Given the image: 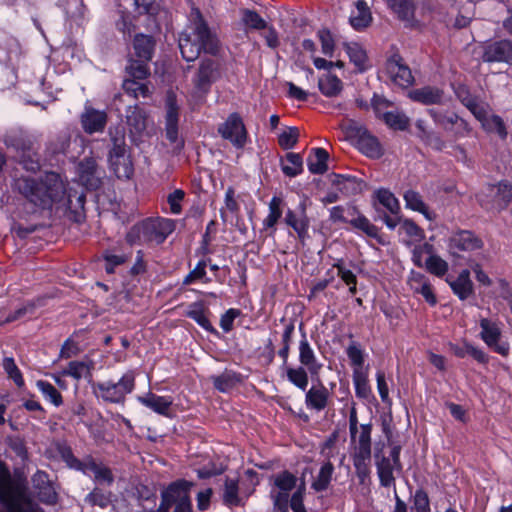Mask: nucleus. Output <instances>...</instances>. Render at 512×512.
I'll use <instances>...</instances> for the list:
<instances>
[{"label":"nucleus","mask_w":512,"mask_h":512,"mask_svg":"<svg viewBox=\"0 0 512 512\" xmlns=\"http://www.w3.org/2000/svg\"><path fill=\"white\" fill-rule=\"evenodd\" d=\"M122 87L127 94L135 98H137L139 95L142 97H147L150 94V90L147 84L139 83L134 79L124 80Z\"/></svg>","instance_id":"nucleus-54"},{"label":"nucleus","mask_w":512,"mask_h":512,"mask_svg":"<svg viewBox=\"0 0 512 512\" xmlns=\"http://www.w3.org/2000/svg\"><path fill=\"white\" fill-rule=\"evenodd\" d=\"M94 368L93 361H71L69 362L66 369H64L61 374L63 376H70L75 380H80L82 378H91L92 370Z\"/></svg>","instance_id":"nucleus-30"},{"label":"nucleus","mask_w":512,"mask_h":512,"mask_svg":"<svg viewBox=\"0 0 512 512\" xmlns=\"http://www.w3.org/2000/svg\"><path fill=\"white\" fill-rule=\"evenodd\" d=\"M85 501L92 506L106 508L111 503L110 493L95 488L85 497Z\"/></svg>","instance_id":"nucleus-56"},{"label":"nucleus","mask_w":512,"mask_h":512,"mask_svg":"<svg viewBox=\"0 0 512 512\" xmlns=\"http://www.w3.org/2000/svg\"><path fill=\"white\" fill-rule=\"evenodd\" d=\"M446 281L453 293L461 300H466L473 293V283L470 279V272L467 269L462 270L456 279L448 277Z\"/></svg>","instance_id":"nucleus-24"},{"label":"nucleus","mask_w":512,"mask_h":512,"mask_svg":"<svg viewBox=\"0 0 512 512\" xmlns=\"http://www.w3.org/2000/svg\"><path fill=\"white\" fill-rule=\"evenodd\" d=\"M387 5L398 16V18L409 26H416L418 21L415 18V3L413 0H388Z\"/></svg>","instance_id":"nucleus-21"},{"label":"nucleus","mask_w":512,"mask_h":512,"mask_svg":"<svg viewBox=\"0 0 512 512\" xmlns=\"http://www.w3.org/2000/svg\"><path fill=\"white\" fill-rule=\"evenodd\" d=\"M187 317L193 319L198 325L208 332L216 333L217 331L212 326L211 322L205 315L202 304L194 303L186 312Z\"/></svg>","instance_id":"nucleus-44"},{"label":"nucleus","mask_w":512,"mask_h":512,"mask_svg":"<svg viewBox=\"0 0 512 512\" xmlns=\"http://www.w3.org/2000/svg\"><path fill=\"white\" fill-rule=\"evenodd\" d=\"M403 197L406 208L421 213L428 220L434 219V213L428 209L427 205L422 199V196L418 192L414 190H408L404 193Z\"/></svg>","instance_id":"nucleus-31"},{"label":"nucleus","mask_w":512,"mask_h":512,"mask_svg":"<svg viewBox=\"0 0 512 512\" xmlns=\"http://www.w3.org/2000/svg\"><path fill=\"white\" fill-rule=\"evenodd\" d=\"M329 154L323 148H313L307 158V166L312 174H324L328 170Z\"/></svg>","instance_id":"nucleus-27"},{"label":"nucleus","mask_w":512,"mask_h":512,"mask_svg":"<svg viewBox=\"0 0 512 512\" xmlns=\"http://www.w3.org/2000/svg\"><path fill=\"white\" fill-rule=\"evenodd\" d=\"M127 123L136 132H141L146 128V116L145 113L139 108L135 107L127 115Z\"/></svg>","instance_id":"nucleus-59"},{"label":"nucleus","mask_w":512,"mask_h":512,"mask_svg":"<svg viewBox=\"0 0 512 512\" xmlns=\"http://www.w3.org/2000/svg\"><path fill=\"white\" fill-rule=\"evenodd\" d=\"M147 61L142 59L130 60L129 65L126 67L128 74L134 80H142L149 76V68L146 64Z\"/></svg>","instance_id":"nucleus-53"},{"label":"nucleus","mask_w":512,"mask_h":512,"mask_svg":"<svg viewBox=\"0 0 512 512\" xmlns=\"http://www.w3.org/2000/svg\"><path fill=\"white\" fill-rule=\"evenodd\" d=\"M375 199L390 212V214L400 213V203L395 195L385 188H380L374 192Z\"/></svg>","instance_id":"nucleus-43"},{"label":"nucleus","mask_w":512,"mask_h":512,"mask_svg":"<svg viewBox=\"0 0 512 512\" xmlns=\"http://www.w3.org/2000/svg\"><path fill=\"white\" fill-rule=\"evenodd\" d=\"M188 482L176 481L171 483L161 493V503L159 505V511L168 512L173 504L180 503L184 499L189 498L188 496Z\"/></svg>","instance_id":"nucleus-14"},{"label":"nucleus","mask_w":512,"mask_h":512,"mask_svg":"<svg viewBox=\"0 0 512 512\" xmlns=\"http://www.w3.org/2000/svg\"><path fill=\"white\" fill-rule=\"evenodd\" d=\"M480 338L494 352L506 357L509 354V344L501 341L502 330L501 323L497 320L489 318H481L479 320Z\"/></svg>","instance_id":"nucleus-7"},{"label":"nucleus","mask_w":512,"mask_h":512,"mask_svg":"<svg viewBox=\"0 0 512 512\" xmlns=\"http://www.w3.org/2000/svg\"><path fill=\"white\" fill-rule=\"evenodd\" d=\"M175 230V223L166 218H146L133 225L126 234L129 245L161 244Z\"/></svg>","instance_id":"nucleus-4"},{"label":"nucleus","mask_w":512,"mask_h":512,"mask_svg":"<svg viewBox=\"0 0 512 512\" xmlns=\"http://www.w3.org/2000/svg\"><path fill=\"white\" fill-rule=\"evenodd\" d=\"M354 146L361 154L371 159H378L383 155L378 139L361 126L354 125Z\"/></svg>","instance_id":"nucleus-11"},{"label":"nucleus","mask_w":512,"mask_h":512,"mask_svg":"<svg viewBox=\"0 0 512 512\" xmlns=\"http://www.w3.org/2000/svg\"><path fill=\"white\" fill-rule=\"evenodd\" d=\"M282 199L274 196L269 202V213L263 220V227L265 229L274 228L278 220L282 216L281 210Z\"/></svg>","instance_id":"nucleus-48"},{"label":"nucleus","mask_w":512,"mask_h":512,"mask_svg":"<svg viewBox=\"0 0 512 512\" xmlns=\"http://www.w3.org/2000/svg\"><path fill=\"white\" fill-rule=\"evenodd\" d=\"M411 512H430L429 498L425 491L417 490Z\"/></svg>","instance_id":"nucleus-64"},{"label":"nucleus","mask_w":512,"mask_h":512,"mask_svg":"<svg viewBox=\"0 0 512 512\" xmlns=\"http://www.w3.org/2000/svg\"><path fill=\"white\" fill-rule=\"evenodd\" d=\"M135 379V371L128 370L117 382L109 380L94 384L93 391L97 398L106 403L124 404L126 396L135 388Z\"/></svg>","instance_id":"nucleus-5"},{"label":"nucleus","mask_w":512,"mask_h":512,"mask_svg":"<svg viewBox=\"0 0 512 512\" xmlns=\"http://www.w3.org/2000/svg\"><path fill=\"white\" fill-rule=\"evenodd\" d=\"M481 58L487 63L512 65V41L503 39L485 44Z\"/></svg>","instance_id":"nucleus-12"},{"label":"nucleus","mask_w":512,"mask_h":512,"mask_svg":"<svg viewBox=\"0 0 512 512\" xmlns=\"http://www.w3.org/2000/svg\"><path fill=\"white\" fill-rule=\"evenodd\" d=\"M408 97L423 105H439L444 102V92L435 86H424L408 92Z\"/></svg>","instance_id":"nucleus-18"},{"label":"nucleus","mask_w":512,"mask_h":512,"mask_svg":"<svg viewBox=\"0 0 512 512\" xmlns=\"http://www.w3.org/2000/svg\"><path fill=\"white\" fill-rule=\"evenodd\" d=\"M0 503L7 512H45L29 496L27 483L0 464Z\"/></svg>","instance_id":"nucleus-3"},{"label":"nucleus","mask_w":512,"mask_h":512,"mask_svg":"<svg viewBox=\"0 0 512 512\" xmlns=\"http://www.w3.org/2000/svg\"><path fill=\"white\" fill-rule=\"evenodd\" d=\"M371 456V427L363 425L359 435V447L357 458L361 461L370 460Z\"/></svg>","instance_id":"nucleus-46"},{"label":"nucleus","mask_w":512,"mask_h":512,"mask_svg":"<svg viewBox=\"0 0 512 512\" xmlns=\"http://www.w3.org/2000/svg\"><path fill=\"white\" fill-rule=\"evenodd\" d=\"M3 368L18 387H22L24 385L22 374L13 358H5L3 360Z\"/></svg>","instance_id":"nucleus-62"},{"label":"nucleus","mask_w":512,"mask_h":512,"mask_svg":"<svg viewBox=\"0 0 512 512\" xmlns=\"http://www.w3.org/2000/svg\"><path fill=\"white\" fill-rule=\"evenodd\" d=\"M32 484L41 502L48 505H53L57 502V492L46 472L38 470L32 477Z\"/></svg>","instance_id":"nucleus-15"},{"label":"nucleus","mask_w":512,"mask_h":512,"mask_svg":"<svg viewBox=\"0 0 512 512\" xmlns=\"http://www.w3.org/2000/svg\"><path fill=\"white\" fill-rule=\"evenodd\" d=\"M333 344L340 346L343 350V354L347 357L344 361H346L348 365L352 366V334L350 331L343 336H336L333 340Z\"/></svg>","instance_id":"nucleus-60"},{"label":"nucleus","mask_w":512,"mask_h":512,"mask_svg":"<svg viewBox=\"0 0 512 512\" xmlns=\"http://www.w3.org/2000/svg\"><path fill=\"white\" fill-rule=\"evenodd\" d=\"M219 135L228 140L236 149H242L248 141V132L242 117L231 113L217 129Z\"/></svg>","instance_id":"nucleus-8"},{"label":"nucleus","mask_w":512,"mask_h":512,"mask_svg":"<svg viewBox=\"0 0 512 512\" xmlns=\"http://www.w3.org/2000/svg\"><path fill=\"white\" fill-rule=\"evenodd\" d=\"M364 356L361 351L354 344V386L358 397L363 399H369L371 396V388L368 384L366 376L358 373L356 367H360L363 364Z\"/></svg>","instance_id":"nucleus-22"},{"label":"nucleus","mask_w":512,"mask_h":512,"mask_svg":"<svg viewBox=\"0 0 512 512\" xmlns=\"http://www.w3.org/2000/svg\"><path fill=\"white\" fill-rule=\"evenodd\" d=\"M137 401L160 415H168L173 403L170 397L158 396L152 392H148L144 396H137Z\"/></svg>","instance_id":"nucleus-25"},{"label":"nucleus","mask_w":512,"mask_h":512,"mask_svg":"<svg viewBox=\"0 0 512 512\" xmlns=\"http://www.w3.org/2000/svg\"><path fill=\"white\" fill-rule=\"evenodd\" d=\"M273 483L270 491L274 505L279 509H286L290 492L295 488L297 478L289 471H282L271 477Z\"/></svg>","instance_id":"nucleus-9"},{"label":"nucleus","mask_w":512,"mask_h":512,"mask_svg":"<svg viewBox=\"0 0 512 512\" xmlns=\"http://www.w3.org/2000/svg\"><path fill=\"white\" fill-rule=\"evenodd\" d=\"M136 56L144 61H150L153 56L155 41L152 36L138 34L133 41Z\"/></svg>","instance_id":"nucleus-29"},{"label":"nucleus","mask_w":512,"mask_h":512,"mask_svg":"<svg viewBox=\"0 0 512 512\" xmlns=\"http://www.w3.org/2000/svg\"><path fill=\"white\" fill-rule=\"evenodd\" d=\"M299 131L296 127H289L278 137V143L283 149H291L297 143Z\"/></svg>","instance_id":"nucleus-61"},{"label":"nucleus","mask_w":512,"mask_h":512,"mask_svg":"<svg viewBox=\"0 0 512 512\" xmlns=\"http://www.w3.org/2000/svg\"><path fill=\"white\" fill-rule=\"evenodd\" d=\"M462 103L481 123H484L488 119L489 115L487 106L484 103L478 101L477 98L468 95L462 98Z\"/></svg>","instance_id":"nucleus-47"},{"label":"nucleus","mask_w":512,"mask_h":512,"mask_svg":"<svg viewBox=\"0 0 512 512\" xmlns=\"http://www.w3.org/2000/svg\"><path fill=\"white\" fill-rule=\"evenodd\" d=\"M299 361L312 375L317 374L322 367L305 335L299 342Z\"/></svg>","instance_id":"nucleus-23"},{"label":"nucleus","mask_w":512,"mask_h":512,"mask_svg":"<svg viewBox=\"0 0 512 512\" xmlns=\"http://www.w3.org/2000/svg\"><path fill=\"white\" fill-rule=\"evenodd\" d=\"M385 74L394 85L401 88H407L414 82L410 68L403 63L398 54H394L387 60Z\"/></svg>","instance_id":"nucleus-10"},{"label":"nucleus","mask_w":512,"mask_h":512,"mask_svg":"<svg viewBox=\"0 0 512 512\" xmlns=\"http://www.w3.org/2000/svg\"><path fill=\"white\" fill-rule=\"evenodd\" d=\"M328 391L324 387H312L306 393V404L317 411L323 410L327 405Z\"/></svg>","instance_id":"nucleus-37"},{"label":"nucleus","mask_w":512,"mask_h":512,"mask_svg":"<svg viewBox=\"0 0 512 512\" xmlns=\"http://www.w3.org/2000/svg\"><path fill=\"white\" fill-rule=\"evenodd\" d=\"M110 166L118 178L129 179L134 172L130 155H124L121 158L109 160Z\"/></svg>","instance_id":"nucleus-42"},{"label":"nucleus","mask_w":512,"mask_h":512,"mask_svg":"<svg viewBox=\"0 0 512 512\" xmlns=\"http://www.w3.org/2000/svg\"><path fill=\"white\" fill-rule=\"evenodd\" d=\"M223 498L224 501L230 505H237L239 503L238 483L236 480L226 479Z\"/></svg>","instance_id":"nucleus-63"},{"label":"nucleus","mask_w":512,"mask_h":512,"mask_svg":"<svg viewBox=\"0 0 512 512\" xmlns=\"http://www.w3.org/2000/svg\"><path fill=\"white\" fill-rule=\"evenodd\" d=\"M7 445L9 449L18 457L21 461L28 459V451L25 442L18 436H12L7 438Z\"/></svg>","instance_id":"nucleus-57"},{"label":"nucleus","mask_w":512,"mask_h":512,"mask_svg":"<svg viewBox=\"0 0 512 512\" xmlns=\"http://www.w3.org/2000/svg\"><path fill=\"white\" fill-rule=\"evenodd\" d=\"M354 11V30L362 31L370 26L372 22V13L369 6L363 0H359L355 4Z\"/></svg>","instance_id":"nucleus-35"},{"label":"nucleus","mask_w":512,"mask_h":512,"mask_svg":"<svg viewBox=\"0 0 512 512\" xmlns=\"http://www.w3.org/2000/svg\"><path fill=\"white\" fill-rule=\"evenodd\" d=\"M332 474L333 465L330 462L324 463L321 466L316 478L312 482V488L317 492L326 490L332 479Z\"/></svg>","instance_id":"nucleus-45"},{"label":"nucleus","mask_w":512,"mask_h":512,"mask_svg":"<svg viewBox=\"0 0 512 512\" xmlns=\"http://www.w3.org/2000/svg\"><path fill=\"white\" fill-rule=\"evenodd\" d=\"M371 67L372 64L366 49L362 45L354 43V72L363 73Z\"/></svg>","instance_id":"nucleus-49"},{"label":"nucleus","mask_w":512,"mask_h":512,"mask_svg":"<svg viewBox=\"0 0 512 512\" xmlns=\"http://www.w3.org/2000/svg\"><path fill=\"white\" fill-rule=\"evenodd\" d=\"M425 267L431 274L442 277L448 271V263L438 255H431L425 261Z\"/></svg>","instance_id":"nucleus-52"},{"label":"nucleus","mask_w":512,"mask_h":512,"mask_svg":"<svg viewBox=\"0 0 512 512\" xmlns=\"http://www.w3.org/2000/svg\"><path fill=\"white\" fill-rule=\"evenodd\" d=\"M287 377L290 382L301 390H305L308 385V375L305 367L288 368Z\"/></svg>","instance_id":"nucleus-55"},{"label":"nucleus","mask_w":512,"mask_h":512,"mask_svg":"<svg viewBox=\"0 0 512 512\" xmlns=\"http://www.w3.org/2000/svg\"><path fill=\"white\" fill-rule=\"evenodd\" d=\"M318 88L326 97L337 96L342 90L341 80L332 74H326L319 78Z\"/></svg>","instance_id":"nucleus-36"},{"label":"nucleus","mask_w":512,"mask_h":512,"mask_svg":"<svg viewBox=\"0 0 512 512\" xmlns=\"http://www.w3.org/2000/svg\"><path fill=\"white\" fill-rule=\"evenodd\" d=\"M285 223L295 230L301 240L306 238L308 234L309 221L304 212L297 215L294 211L288 210L285 215Z\"/></svg>","instance_id":"nucleus-34"},{"label":"nucleus","mask_w":512,"mask_h":512,"mask_svg":"<svg viewBox=\"0 0 512 512\" xmlns=\"http://www.w3.org/2000/svg\"><path fill=\"white\" fill-rule=\"evenodd\" d=\"M82 472L87 475L92 473L94 475L95 480L100 483L103 482L110 485L114 481V477L110 468L100 463H97L92 458L85 459V466Z\"/></svg>","instance_id":"nucleus-26"},{"label":"nucleus","mask_w":512,"mask_h":512,"mask_svg":"<svg viewBox=\"0 0 512 512\" xmlns=\"http://www.w3.org/2000/svg\"><path fill=\"white\" fill-rule=\"evenodd\" d=\"M193 32L183 34L179 38V49L187 62L196 60L201 51L215 54L218 50V40L210 31L199 9L192 8L190 14Z\"/></svg>","instance_id":"nucleus-2"},{"label":"nucleus","mask_w":512,"mask_h":512,"mask_svg":"<svg viewBox=\"0 0 512 512\" xmlns=\"http://www.w3.org/2000/svg\"><path fill=\"white\" fill-rule=\"evenodd\" d=\"M5 144L20 153V163L25 170L36 172L40 169L39 157L30 137L22 132L9 134L5 137Z\"/></svg>","instance_id":"nucleus-6"},{"label":"nucleus","mask_w":512,"mask_h":512,"mask_svg":"<svg viewBox=\"0 0 512 512\" xmlns=\"http://www.w3.org/2000/svg\"><path fill=\"white\" fill-rule=\"evenodd\" d=\"M398 233L399 235H405L407 237V239L403 240L406 245H411L413 242H420L425 237L424 230L413 220L407 218L403 219L401 222Z\"/></svg>","instance_id":"nucleus-33"},{"label":"nucleus","mask_w":512,"mask_h":512,"mask_svg":"<svg viewBox=\"0 0 512 512\" xmlns=\"http://www.w3.org/2000/svg\"><path fill=\"white\" fill-rule=\"evenodd\" d=\"M206 261L201 260L197 263L195 268L191 270L183 280L184 285H190L197 280H204L205 283L209 282L210 279L206 278Z\"/></svg>","instance_id":"nucleus-58"},{"label":"nucleus","mask_w":512,"mask_h":512,"mask_svg":"<svg viewBox=\"0 0 512 512\" xmlns=\"http://www.w3.org/2000/svg\"><path fill=\"white\" fill-rule=\"evenodd\" d=\"M409 284L415 293L422 295L425 301L434 306L437 303V298L434 294L433 288L428 279L419 272H411L409 277Z\"/></svg>","instance_id":"nucleus-20"},{"label":"nucleus","mask_w":512,"mask_h":512,"mask_svg":"<svg viewBox=\"0 0 512 512\" xmlns=\"http://www.w3.org/2000/svg\"><path fill=\"white\" fill-rule=\"evenodd\" d=\"M107 124V114L92 107H85L81 114V125L88 134L103 132Z\"/></svg>","instance_id":"nucleus-17"},{"label":"nucleus","mask_w":512,"mask_h":512,"mask_svg":"<svg viewBox=\"0 0 512 512\" xmlns=\"http://www.w3.org/2000/svg\"><path fill=\"white\" fill-rule=\"evenodd\" d=\"M429 114L434 122L445 130H451L454 125L465 130L467 129V123L455 113L443 114L435 109H430Z\"/></svg>","instance_id":"nucleus-32"},{"label":"nucleus","mask_w":512,"mask_h":512,"mask_svg":"<svg viewBox=\"0 0 512 512\" xmlns=\"http://www.w3.org/2000/svg\"><path fill=\"white\" fill-rule=\"evenodd\" d=\"M13 189L41 209H51L56 205L57 208L69 210L77 217L81 216L84 210V190L79 186L67 188L61 175L56 172H46L38 180L22 175L14 179Z\"/></svg>","instance_id":"nucleus-1"},{"label":"nucleus","mask_w":512,"mask_h":512,"mask_svg":"<svg viewBox=\"0 0 512 512\" xmlns=\"http://www.w3.org/2000/svg\"><path fill=\"white\" fill-rule=\"evenodd\" d=\"M354 229L362 231L367 237L376 240L378 244L386 243L379 229L362 215L354 218Z\"/></svg>","instance_id":"nucleus-39"},{"label":"nucleus","mask_w":512,"mask_h":512,"mask_svg":"<svg viewBox=\"0 0 512 512\" xmlns=\"http://www.w3.org/2000/svg\"><path fill=\"white\" fill-rule=\"evenodd\" d=\"M36 386L39 391L43 394L46 400L51 402L55 406H60L63 402L61 394L58 390L49 382L44 380H38Z\"/></svg>","instance_id":"nucleus-50"},{"label":"nucleus","mask_w":512,"mask_h":512,"mask_svg":"<svg viewBox=\"0 0 512 512\" xmlns=\"http://www.w3.org/2000/svg\"><path fill=\"white\" fill-rule=\"evenodd\" d=\"M79 180L87 189H97L101 183V177L97 171V164L93 158H85L78 165Z\"/></svg>","instance_id":"nucleus-19"},{"label":"nucleus","mask_w":512,"mask_h":512,"mask_svg":"<svg viewBox=\"0 0 512 512\" xmlns=\"http://www.w3.org/2000/svg\"><path fill=\"white\" fill-rule=\"evenodd\" d=\"M451 349L454 355L459 358L469 355L481 364L489 362V356L481 348L474 346L470 342L464 341L462 345H452Z\"/></svg>","instance_id":"nucleus-28"},{"label":"nucleus","mask_w":512,"mask_h":512,"mask_svg":"<svg viewBox=\"0 0 512 512\" xmlns=\"http://www.w3.org/2000/svg\"><path fill=\"white\" fill-rule=\"evenodd\" d=\"M243 24L253 30H262L267 27L266 21L254 10L244 9L242 11Z\"/></svg>","instance_id":"nucleus-51"},{"label":"nucleus","mask_w":512,"mask_h":512,"mask_svg":"<svg viewBox=\"0 0 512 512\" xmlns=\"http://www.w3.org/2000/svg\"><path fill=\"white\" fill-rule=\"evenodd\" d=\"M449 247L457 251H475L483 247V241L473 232L461 230L450 237Z\"/></svg>","instance_id":"nucleus-16"},{"label":"nucleus","mask_w":512,"mask_h":512,"mask_svg":"<svg viewBox=\"0 0 512 512\" xmlns=\"http://www.w3.org/2000/svg\"><path fill=\"white\" fill-rule=\"evenodd\" d=\"M385 124L394 130L404 131L409 126V118L399 110L383 112L381 118Z\"/></svg>","instance_id":"nucleus-41"},{"label":"nucleus","mask_w":512,"mask_h":512,"mask_svg":"<svg viewBox=\"0 0 512 512\" xmlns=\"http://www.w3.org/2000/svg\"><path fill=\"white\" fill-rule=\"evenodd\" d=\"M282 172L288 177H296L303 171V159L300 154L289 152L281 164Z\"/></svg>","instance_id":"nucleus-40"},{"label":"nucleus","mask_w":512,"mask_h":512,"mask_svg":"<svg viewBox=\"0 0 512 512\" xmlns=\"http://www.w3.org/2000/svg\"><path fill=\"white\" fill-rule=\"evenodd\" d=\"M220 64L218 61L206 58L200 63L194 84L201 91H208L211 84L220 77Z\"/></svg>","instance_id":"nucleus-13"},{"label":"nucleus","mask_w":512,"mask_h":512,"mask_svg":"<svg viewBox=\"0 0 512 512\" xmlns=\"http://www.w3.org/2000/svg\"><path fill=\"white\" fill-rule=\"evenodd\" d=\"M396 465L392 463L390 458L383 457L377 462V473L382 486L390 487L394 485L395 478L393 475Z\"/></svg>","instance_id":"nucleus-38"}]
</instances>
